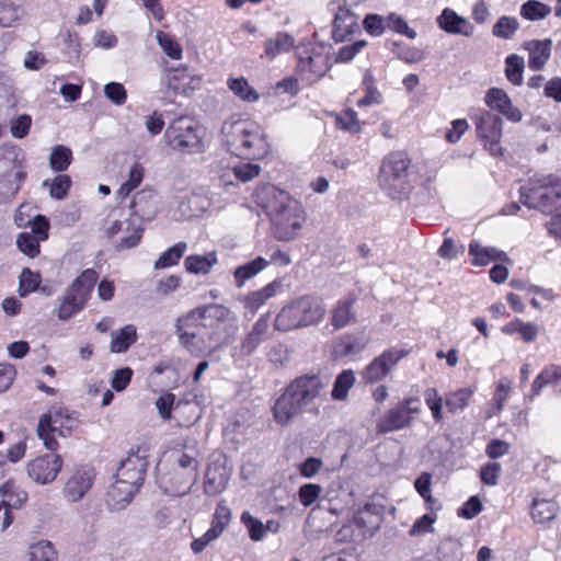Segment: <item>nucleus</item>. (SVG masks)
Listing matches in <instances>:
<instances>
[{"label": "nucleus", "instance_id": "nucleus-1", "mask_svg": "<svg viewBox=\"0 0 561 561\" xmlns=\"http://www.w3.org/2000/svg\"><path fill=\"white\" fill-rule=\"evenodd\" d=\"M255 199L270 217L277 240L290 241L297 237L306 221V214L296 199L271 184L259 187Z\"/></svg>", "mask_w": 561, "mask_h": 561}, {"label": "nucleus", "instance_id": "nucleus-2", "mask_svg": "<svg viewBox=\"0 0 561 561\" xmlns=\"http://www.w3.org/2000/svg\"><path fill=\"white\" fill-rule=\"evenodd\" d=\"M222 140L232 154L248 159H262L268 152L263 128L250 119L226 121L221 127Z\"/></svg>", "mask_w": 561, "mask_h": 561}, {"label": "nucleus", "instance_id": "nucleus-3", "mask_svg": "<svg viewBox=\"0 0 561 561\" xmlns=\"http://www.w3.org/2000/svg\"><path fill=\"white\" fill-rule=\"evenodd\" d=\"M327 314L323 300L313 295H305L293 300L275 318L274 328L278 331H291L319 324Z\"/></svg>", "mask_w": 561, "mask_h": 561}, {"label": "nucleus", "instance_id": "nucleus-4", "mask_svg": "<svg viewBox=\"0 0 561 561\" xmlns=\"http://www.w3.org/2000/svg\"><path fill=\"white\" fill-rule=\"evenodd\" d=\"M152 197L153 195L151 192L141 191L137 193L130 204V208L133 210L130 217L125 220L113 221L106 229V236L110 238H113L119 233L124 234L115 244V249L117 251L131 249L139 243L144 233L141 219H149L154 214V210L151 209L148 201Z\"/></svg>", "mask_w": 561, "mask_h": 561}, {"label": "nucleus", "instance_id": "nucleus-5", "mask_svg": "<svg viewBox=\"0 0 561 561\" xmlns=\"http://www.w3.org/2000/svg\"><path fill=\"white\" fill-rule=\"evenodd\" d=\"M520 201L529 208L552 213L561 207V180L553 175L533 180L520 188Z\"/></svg>", "mask_w": 561, "mask_h": 561}, {"label": "nucleus", "instance_id": "nucleus-6", "mask_svg": "<svg viewBox=\"0 0 561 561\" xmlns=\"http://www.w3.org/2000/svg\"><path fill=\"white\" fill-rule=\"evenodd\" d=\"M410 163V158L403 151H394L383 158L378 180L392 198H400L408 192Z\"/></svg>", "mask_w": 561, "mask_h": 561}, {"label": "nucleus", "instance_id": "nucleus-7", "mask_svg": "<svg viewBox=\"0 0 561 561\" xmlns=\"http://www.w3.org/2000/svg\"><path fill=\"white\" fill-rule=\"evenodd\" d=\"M76 424L77 420L68 409L54 407L50 412L41 415L36 433L48 450H56L58 442L54 434L57 433L59 436L66 437L70 435Z\"/></svg>", "mask_w": 561, "mask_h": 561}, {"label": "nucleus", "instance_id": "nucleus-8", "mask_svg": "<svg viewBox=\"0 0 561 561\" xmlns=\"http://www.w3.org/2000/svg\"><path fill=\"white\" fill-rule=\"evenodd\" d=\"M231 311L218 304H209L188 311L175 321V334L179 337V329L187 333H201L203 329L216 327V323H226Z\"/></svg>", "mask_w": 561, "mask_h": 561}, {"label": "nucleus", "instance_id": "nucleus-9", "mask_svg": "<svg viewBox=\"0 0 561 561\" xmlns=\"http://www.w3.org/2000/svg\"><path fill=\"white\" fill-rule=\"evenodd\" d=\"M98 278V273L88 268L73 280L59 306L57 316L60 320H68L84 308Z\"/></svg>", "mask_w": 561, "mask_h": 561}, {"label": "nucleus", "instance_id": "nucleus-10", "mask_svg": "<svg viewBox=\"0 0 561 561\" xmlns=\"http://www.w3.org/2000/svg\"><path fill=\"white\" fill-rule=\"evenodd\" d=\"M225 323H216V327L203 329L201 333L182 332L179 329L180 344L193 356L201 357L222 348L228 342L224 337Z\"/></svg>", "mask_w": 561, "mask_h": 561}, {"label": "nucleus", "instance_id": "nucleus-11", "mask_svg": "<svg viewBox=\"0 0 561 561\" xmlns=\"http://www.w3.org/2000/svg\"><path fill=\"white\" fill-rule=\"evenodd\" d=\"M421 411L422 404L419 398H404L379 419L376 431L378 434H387L410 427L414 422V415Z\"/></svg>", "mask_w": 561, "mask_h": 561}, {"label": "nucleus", "instance_id": "nucleus-12", "mask_svg": "<svg viewBox=\"0 0 561 561\" xmlns=\"http://www.w3.org/2000/svg\"><path fill=\"white\" fill-rule=\"evenodd\" d=\"M168 145L178 151L197 152L202 148L199 129L188 117L175 118L165 129Z\"/></svg>", "mask_w": 561, "mask_h": 561}, {"label": "nucleus", "instance_id": "nucleus-13", "mask_svg": "<svg viewBox=\"0 0 561 561\" xmlns=\"http://www.w3.org/2000/svg\"><path fill=\"white\" fill-rule=\"evenodd\" d=\"M198 466L196 458L185 453L178 454L169 473L168 482L170 486L168 491L178 496L187 494L197 481Z\"/></svg>", "mask_w": 561, "mask_h": 561}, {"label": "nucleus", "instance_id": "nucleus-14", "mask_svg": "<svg viewBox=\"0 0 561 561\" xmlns=\"http://www.w3.org/2000/svg\"><path fill=\"white\" fill-rule=\"evenodd\" d=\"M476 128L485 150L492 156L502 154V119L500 116L484 111L476 117Z\"/></svg>", "mask_w": 561, "mask_h": 561}, {"label": "nucleus", "instance_id": "nucleus-15", "mask_svg": "<svg viewBox=\"0 0 561 561\" xmlns=\"http://www.w3.org/2000/svg\"><path fill=\"white\" fill-rule=\"evenodd\" d=\"M327 386L328 379L318 375H306L296 378L286 390L304 410L321 394Z\"/></svg>", "mask_w": 561, "mask_h": 561}, {"label": "nucleus", "instance_id": "nucleus-16", "mask_svg": "<svg viewBox=\"0 0 561 561\" xmlns=\"http://www.w3.org/2000/svg\"><path fill=\"white\" fill-rule=\"evenodd\" d=\"M327 386L328 379L318 375H306L296 378L286 390L304 410L321 394Z\"/></svg>", "mask_w": 561, "mask_h": 561}, {"label": "nucleus", "instance_id": "nucleus-17", "mask_svg": "<svg viewBox=\"0 0 561 561\" xmlns=\"http://www.w3.org/2000/svg\"><path fill=\"white\" fill-rule=\"evenodd\" d=\"M408 351L403 348H389L371 360L362 373L366 383H375L382 380L392 368L405 356Z\"/></svg>", "mask_w": 561, "mask_h": 561}, {"label": "nucleus", "instance_id": "nucleus-18", "mask_svg": "<svg viewBox=\"0 0 561 561\" xmlns=\"http://www.w3.org/2000/svg\"><path fill=\"white\" fill-rule=\"evenodd\" d=\"M62 467V459L57 454H46L31 460L26 466L28 477L36 483L53 482Z\"/></svg>", "mask_w": 561, "mask_h": 561}, {"label": "nucleus", "instance_id": "nucleus-19", "mask_svg": "<svg viewBox=\"0 0 561 561\" xmlns=\"http://www.w3.org/2000/svg\"><path fill=\"white\" fill-rule=\"evenodd\" d=\"M95 474L91 468L76 469L65 483L62 494L68 502L80 501L92 488Z\"/></svg>", "mask_w": 561, "mask_h": 561}, {"label": "nucleus", "instance_id": "nucleus-20", "mask_svg": "<svg viewBox=\"0 0 561 561\" xmlns=\"http://www.w3.org/2000/svg\"><path fill=\"white\" fill-rule=\"evenodd\" d=\"M147 462L144 458L131 455L121 461L115 479L126 482L129 486L139 490L146 473Z\"/></svg>", "mask_w": 561, "mask_h": 561}, {"label": "nucleus", "instance_id": "nucleus-21", "mask_svg": "<svg viewBox=\"0 0 561 561\" xmlns=\"http://www.w3.org/2000/svg\"><path fill=\"white\" fill-rule=\"evenodd\" d=\"M485 104L501 114L508 121L518 123L523 118L522 112L513 105L507 93L499 88H491L484 98Z\"/></svg>", "mask_w": 561, "mask_h": 561}, {"label": "nucleus", "instance_id": "nucleus-22", "mask_svg": "<svg viewBox=\"0 0 561 561\" xmlns=\"http://www.w3.org/2000/svg\"><path fill=\"white\" fill-rule=\"evenodd\" d=\"M337 11L333 20L332 36L335 42H344L359 30L357 16L344 4L337 2Z\"/></svg>", "mask_w": 561, "mask_h": 561}, {"label": "nucleus", "instance_id": "nucleus-23", "mask_svg": "<svg viewBox=\"0 0 561 561\" xmlns=\"http://www.w3.org/2000/svg\"><path fill=\"white\" fill-rule=\"evenodd\" d=\"M439 28L448 34L470 37L474 33V26L463 16L457 14L453 9L446 8L437 18Z\"/></svg>", "mask_w": 561, "mask_h": 561}, {"label": "nucleus", "instance_id": "nucleus-24", "mask_svg": "<svg viewBox=\"0 0 561 561\" xmlns=\"http://www.w3.org/2000/svg\"><path fill=\"white\" fill-rule=\"evenodd\" d=\"M327 57L321 54L299 56L297 70L309 82H316L328 71Z\"/></svg>", "mask_w": 561, "mask_h": 561}, {"label": "nucleus", "instance_id": "nucleus-25", "mask_svg": "<svg viewBox=\"0 0 561 561\" xmlns=\"http://www.w3.org/2000/svg\"><path fill=\"white\" fill-rule=\"evenodd\" d=\"M529 54L528 67L531 70L538 71L545 67L551 55L552 41L546 39H531L523 45Z\"/></svg>", "mask_w": 561, "mask_h": 561}, {"label": "nucleus", "instance_id": "nucleus-26", "mask_svg": "<svg viewBox=\"0 0 561 561\" xmlns=\"http://www.w3.org/2000/svg\"><path fill=\"white\" fill-rule=\"evenodd\" d=\"M356 298L353 295L341 298L331 309L330 323L334 330H341L355 320Z\"/></svg>", "mask_w": 561, "mask_h": 561}, {"label": "nucleus", "instance_id": "nucleus-27", "mask_svg": "<svg viewBox=\"0 0 561 561\" xmlns=\"http://www.w3.org/2000/svg\"><path fill=\"white\" fill-rule=\"evenodd\" d=\"M230 479V474L226 467L219 462H213L208 466L205 473L204 491L208 495H217L221 493Z\"/></svg>", "mask_w": 561, "mask_h": 561}, {"label": "nucleus", "instance_id": "nucleus-28", "mask_svg": "<svg viewBox=\"0 0 561 561\" xmlns=\"http://www.w3.org/2000/svg\"><path fill=\"white\" fill-rule=\"evenodd\" d=\"M270 322L267 317H261L252 327L241 343V354L250 356L268 336Z\"/></svg>", "mask_w": 561, "mask_h": 561}, {"label": "nucleus", "instance_id": "nucleus-29", "mask_svg": "<svg viewBox=\"0 0 561 561\" xmlns=\"http://www.w3.org/2000/svg\"><path fill=\"white\" fill-rule=\"evenodd\" d=\"M138 491L126 482L115 479L106 493V503L112 511H121L125 508L133 500Z\"/></svg>", "mask_w": 561, "mask_h": 561}, {"label": "nucleus", "instance_id": "nucleus-30", "mask_svg": "<svg viewBox=\"0 0 561 561\" xmlns=\"http://www.w3.org/2000/svg\"><path fill=\"white\" fill-rule=\"evenodd\" d=\"M302 411V408L289 396L287 390L276 400L273 407L274 417L280 425L288 424Z\"/></svg>", "mask_w": 561, "mask_h": 561}, {"label": "nucleus", "instance_id": "nucleus-31", "mask_svg": "<svg viewBox=\"0 0 561 561\" xmlns=\"http://www.w3.org/2000/svg\"><path fill=\"white\" fill-rule=\"evenodd\" d=\"M469 254L473 256L472 264L478 266H484L495 260L501 262L510 261L505 252L492 247H482L477 241L470 242Z\"/></svg>", "mask_w": 561, "mask_h": 561}, {"label": "nucleus", "instance_id": "nucleus-32", "mask_svg": "<svg viewBox=\"0 0 561 561\" xmlns=\"http://www.w3.org/2000/svg\"><path fill=\"white\" fill-rule=\"evenodd\" d=\"M549 385L559 387L561 390V366L549 365L540 371L531 385L530 399L538 396L542 388Z\"/></svg>", "mask_w": 561, "mask_h": 561}, {"label": "nucleus", "instance_id": "nucleus-33", "mask_svg": "<svg viewBox=\"0 0 561 561\" xmlns=\"http://www.w3.org/2000/svg\"><path fill=\"white\" fill-rule=\"evenodd\" d=\"M270 265V261L262 256L238 266L233 272L234 283L238 288H241L247 280L256 276L260 272Z\"/></svg>", "mask_w": 561, "mask_h": 561}, {"label": "nucleus", "instance_id": "nucleus-34", "mask_svg": "<svg viewBox=\"0 0 561 561\" xmlns=\"http://www.w3.org/2000/svg\"><path fill=\"white\" fill-rule=\"evenodd\" d=\"M0 496L5 507L19 508L27 500V493L13 480L4 482L0 486Z\"/></svg>", "mask_w": 561, "mask_h": 561}, {"label": "nucleus", "instance_id": "nucleus-35", "mask_svg": "<svg viewBox=\"0 0 561 561\" xmlns=\"http://www.w3.org/2000/svg\"><path fill=\"white\" fill-rule=\"evenodd\" d=\"M295 44L294 37L286 32H278L274 37L267 38L264 46V53L270 59L277 55L289 51Z\"/></svg>", "mask_w": 561, "mask_h": 561}, {"label": "nucleus", "instance_id": "nucleus-36", "mask_svg": "<svg viewBox=\"0 0 561 561\" xmlns=\"http://www.w3.org/2000/svg\"><path fill=\"white\" fill-rule=\"evenodd\" d=\"M111 337V352L124 353L137 340L136 328L131 324L125 325L123 329L118 331H113Z\"/></svg>", "mask_w": 561, "mask_h": 561}, {"label": "nucleus", "instance_id": "nucleus-37", "mask_svg": "<svg viewBox=\"0 0 561 561\" xmlns=\"http://www.w3.org/2000/svg\"><path fill=\"white\" fill-rule=\"evenodd\" d=\"M367 345V342L355 335H345L333 344V354L335 357H346L360 353Z\"/></svg>", "mask_w": 561, "mask_h": 561}, {"label": "nucleus", "instance_id": "nucleus-38", "mask_svg": "<svg viewBox=\"0 0 561 561\" xmlns=\"http://www.w3.org/2000/svg\"><path fill=\"white\" fill-rule=\"evenodd\" d=\"M282 284L278 280H274L263 287L260 290L252 291L245 297V307L252 311L257 310L268 299L274 297L280 289Z\"/></svg>", "mask_w": 561, "mask_h": 561}, {"label": "nucleus", "instance_id": "nucleus-39", "mask_svg": "<svg viewBox=\"0 0 561 561\" xmlns=\"http://www.w3.org/2000/svg\"><path fill=\"white\" fill-rule=\"evenodd\" d=\"M217 263L216 252H208L205 255H188L185 259V268L192 274H208Z\"/></svg>", "mask_w": 561, "mask_h": 561}, {"label": "nucleus", "instance_id": "nucleus-40", "mask_svg": "<svg viewBox=\"0 0 561 561\" xmlns=\"http://www.w3.org/2000/svg\"><path fill=\"white\" fill-rule=\"evenodd\" d=\"M25 561H57V552L48 540H39L30 546Z\"/></svg>", "mask_w": 561, "mask_h": 561}, {"label": "nucleus", "instance_id": "nucleus-41", "mask_svg": "<svg viewBox=\"0 0 561 561\" xmlns=\"http://www.w3.org/2000/svg\"><path fill=\"white\" fill-rule=\"evenodd\" d=\"M168 87L176 93H187L188 90L194 89L192 85L193 79L186 68H175L168 73Z\"/></svg>", "mask_w": 561, "mask_h": 561}, {"label": "nucleus", "instance_id": "nucleus-42", "mask_svg": "<svg viewBox=\"0 0 561 561\" xmlns=\"http://www.w3.org/2000/svg\"><path fill=\"white\" fill-rule=\"evenodd\" d=\"M558 512V505L551 500H534L531 516L537 523H546L553 519Z\"/></svg>", "mask_w": 561, "mask_h": 561}, {"label": "nucleus", "instance_id": "nucleus-43", "mask_svg": "<svg viewBox=\"0 0 561 561\" xmlns=\"http://www.w3.org/2000/svg\"><path fill=\"white\" fill-rule=\"evenodd\" d=\"M229 89L234 93L236 96L245 102H256L260 99V94L253 89L248 80L243 77L233 78L228 80Z\"/></svg>", "mask_w": 561, "mask_h": 561}, {"label": "nucleus", "instance_id": "nucleus-44", "mask_svg": "<svg viewBox=\"0 0 561 561\" xmlns=\"http://www.w3.org/2000/svg\"><path fill=\"white\" fill-rule=\"evenodd\" d=\"M355 383V374L352 369H345L341 374L337 375L333 389H332V398L334 400H344L346 399L350 389Z\"/></svg>", "mask_w": 561, "mask_h": 561}, {"label": "nucleus", "instance_id": "nucleus-45", "mask_svg": "<svg viewBox=\"0 0 561 561\" xmlns=\"http://www.w3.org/2000/svg\"><path fill=\"white\" fill-rule=\"evenodd\" d=\"M474 390L471 388H461L446 396L445 404L449 412L455 413L463 410L470 402Z\"/></svg>", "mask_w": 561, "mask_h": 561}, {"label": "nucleus", "instance_id": "nucleus-46", "mask_svg": "<svg viewBox=\"0 0 561 561\" xmlns=\"http://www.w3.org/2000/svg\"><path fill=\"white\" fill-rule=\"evenodd\" d=\"M505 75L507 80L514 85H522L523 72L525 68L524 58L513 54L505 59Z\"/></svg>", "mask_w": 561, "mask_h": 561}, {"label": "nucleus", "instance_id": "nucleus-47", "mask_svg": "<svg viewBox=\"0 0 561 561\" xmlns=\"http://www.w3.org/2000/svg\"><path fill=\"white\" fill-rule=\"evenodd\" d=\"M551 13V8L537 0H528L520 7V15L528 21H539Z\"/></svg>", "mask_w": 561, "mask_h": 561}, {"label": "nucleus", "instance_id": "nucleus-48", "mask_svg": "<svg viewBox=\"0 0 561 561\" xmlns=\"http://www.w3.org/2000/svg\"><path fill=\"white\" fill-rule=\"evenodd\" d=\"M187 249L186 242H179L164 251L154 263L156 270L175 265Z\"/></svg>", "mask_w": 561, "mask_h": 561}, {"label": "nucleus", "instance_id": "nucleus-49", "mask_svg": "<svg viewBox=\"0 0 561 561\" xmlns=\"http://www.w3.org/2000/svg\"><path fill=\"white\" fill-rule=\"evenodd\" d=\"M231 519V511L226 505L225 501H220L215 510L211 526L209 528L210 535L220 536Z\"/></svg>", "mask_w": 561, "mask_h": 561}, {"label": "nucleus", "instance_id": "nucleus-50", "mask_svg": "<svg viewBox=\"0 0 561 561\" xmlns=\"http://www.w3.org/2000/svg\"><path fill=\"white\" fill-rule=\"evenodd\" d=\"M71 161L72 151L62 145L56 146L49 156V165L55 172L66 171Z\"/></svg>", "mask_w": 561, "mask_h": 561}, {"label": "nucleus", "instance_id": "nucleus-51", "mask_svg": "<svg viewBox=\"0 0 561 561\" xmlns=\"http://www.w3.org/2000/svg\"><path fill=\"white\" fill-rule=\"evenodd\" d=\"M519 27V22L513 16H501L493 25V36L502 39H511Z\"/></svg>", "mask_w": 561, "mask_h": 561}, {"label": "nucleus", "instance_id": "nucleus-52", "mask_svg": "<svg viewBox=\"0 0 561 561\" xmlns=\"http://www.w3.org/2000/svg\"><path fill=\"white\" fill-rule=\"evenodd\" d=\"M144 167L139 162H135L128 173V179L117 190V195L126 197L137 188L144 179Z\"/></svg>", "mask_w": 561, "mask_h": 561}, {"label": "nucleus", "instance_id": "nucleus-53", "mask_svg": "<svg viewBox=\"0 0 561 561\" xmlns=\"http://www.w3.org/2000/svg\"><path fill=\"white\" fill-rule=\"evenodd\" d=\"M437 553L439 561H461L462 559L460 543L453 538L444 539L437 549Z\"/></svg>", "mask_w": 561, "mask_h": 561}, {"label": "nucleus", "instance_id": "nucleus-54", "mask_svg": "<svg viewBox=\"0 0 561 561\" xmlns=\"http://www.w3.org/2000/svg\"><path fill=\"white\" fill-rule=\"evenodd\" d=\"M21 9L10 0H0V26L10 27L19 21Z\"/></svg>", "mask_w": 561, "mask_h": 561}, {"label": "nucleus", "instance_id": "nucleus-55", "mask_svg": "<svg viewBox=\"0 0 561 561\" xmlns=\"http://www.w3.org/2000/svg\"><path fill=\"white\" fill-rule=\"evenodd\" d=\"M41 240L31 232H21L16 239L18 249L30 257H36L39 254Z\"/></svg>", "mask_w": 561, "mask_h": 561}, {"label": "nucleus", "instance_id": "nucleus-56", "mask_svg": "<svg viewBox=\"0 0 561 561\" xmlns=\"http://www.w3.org/2000/svg\"><path fill=\"white\" fill-rule=\"evenodd\" d=\"M156 38L162 50L165 55L174 60H179L183 56V50L181 46L167 33L162 31H158L156 33Z\"/></svg>", "mask_w": 561, "mask_h": 561}, {"label": "nucleus", "instance_id": "nucleus-57", "mask_svg": "<svg viewBox=\"0 0 561 561\" xmlns=\"http://www.w3.org/2000/svg\"><path fill=\"white\" fill-rule=\"evenodd\" d=\"M336 126L347 133L357 134L360 131V122L354 110H346L336 117Z\"/></svg>", "mask_w": 561, "mask_h": 561}, {"label": "nucleus", "instance_id": "nucleus-58", "mask_svg": "<svg viewBox=\"0 0 561 561\" xmlns=\"http://www.w3.org/2000/svg\"><path fill=\"white\" fill-rule=\"evenodd\" d=\"M16 158H18V156L13 151H11L10 157L0 159V173L9 168L13 172V176L16 180V185L14 187V191H18L20 188L21 182H23L26 176V173L22 170L21 165L18 163Z\"/></svg>", "mask_w": 561, "mask_h": 561}, {"label": "nucleus", "instance_id": "nucleus-59", "mask_svg": "<svg viewBox=\"0 0 561 561\" xmlns=\"http://www.w3.org/2000/svg\"><path fill=\"white\" fill-rule=\"evenodd\" d=\"M425 403L432 412L433 419L436 422H440L443 420L442 409H443V398L438 394L436 388H427L424 392Z\"/></svg>", "mask_w": 561, "mask_h": 561}, {"label": "nucleus", "instance_id": "nucleus-60", "mask_svg": "<svg viewBox=\"0 0 561 561\" xmlns=\"http://www.w3.org/2000/svg\"><path fill=\"white\" fill-rule=\"evenodd\" d=\"M41 283L39 274L33 273L28 268H24L20 276V296L25 297L30 293L37 289Z\"/></svg>", "mask_w": 561, "mask_h": 561}, {"label": "nucleus", "instance_id": "nucleus-61", "mask_svg": "<svg viewBox=\"0 0 561 561\" xmlns=\"http://www.w3.org/2000/svg\"><path fill=\"white\" fill-rule=\"evenodd\" d=\"M49 186V195L51 198L64 199L71 187V179L69 175L59 174L53 180Z\"/></svg>", "mask_w": 561, "mask_h": 561}, {"label": "nucleus", "instance_id": "nucleus-62", "mask_svg": "<svg viewBox=\"0 0 561 561\" xmlns=\"http://www.w3.org/2000/svg\"><path fill=\"white\" fill-rule=\"evenodd\" d=\"M242 523L248 527L250 538L254 541H260L265 536V526L261 520L254 518L250 513L243 512L241 515Z\"/></svg>", "mask_w": 561, "mask_h": 561}, {"label": "nucleus", "instance_id": "nucleus-63", "mask_svg": "<svg viewBox=\"0 0 561 561\" xmlns=\"http://www.w3.org/2000/svg\"><path fill=\"white\" fill-rule=\"evenodd\" d=\"M437 519L435 513L424 514L422 517L415 520L411 529L409 530L410 536H420L434 531V523Z\"/></svg>", "mask_w": 561, "mask_h": 561}, {"label": "nucleus", "instance_id": "nucleus-64", "mask_svg": "<svg viewBox=\"0 0 561 561\" xmlns=\"http://www.w3.org/2000/svg\"><path fill=\"white\" fill-rule=\"evenodd\" d=\"M105 96L115 105L121 106L127 100V92L122 83L110 82L104 85Z\"/></svg>", "mask_w": 561, "mask_h": 561}]
</instances>
